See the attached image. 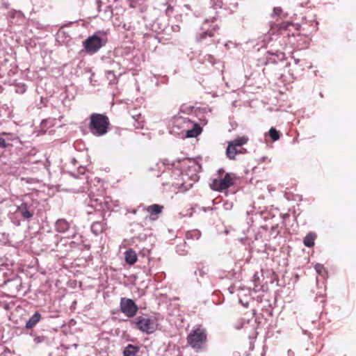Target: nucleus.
<instances>
[{
	"mask_svg": "<svg viewBox=\"0 0 356 356\" xmlns=\"http://www.w3.org/2000/svg\"><path fill=\"white\" fill-rule=\"evenodd\" d=\"M56 225L57 230L60 232H65L70 228V224L65 219L58 220Z\"/></svg>",
	"mask_w": 356,
	"mask_h": 356,
	"instance_id": "obj_18",
	"label": "nucleus"
},
{
	"mask_svg": "<svg viewBox=\"0 0 356 356\" xmlns=\"http://www.w3.org/2000/svg\"><path fill=\"white\" fill-rule=\"evenodd\" d=\"M131 324L137 330L147 334L154 332L158 327L156 318L147 316H137L131 321Z\"/></svg>",
	"mask_w": 356,
	"mask_h": 356,
	"instance_id": "obj_2",
	"label": "nucleus"
},
{
	"mask_svg": "<svg viewBox=\"0 0 356 356\" xmlns=\"http://www.w3.org/2000/svg\"><path fill=\"white\" fill-rule=\"evenodd\" d=\"M145 210L149 214V219L156 220L159 218V215L163 212V206L154 204L148 206Z\"/></svg>",
	"mask_w": 356,
	"mask_h": 356,
	"instance_id": "obj_9",
	"label": "nucleus"
},
{
	"mask_svg": "<svg viewBox=\"0 0 356 356\" xmlns=\"http://www.w3.org/2000/svg\"><path fill=\"white\" fill-rule=\"evenodd\" d=\"M41 319V315L38 312H35L26 323L27 329L33 328Z\"/></svg>",
	"mask_w": 356,
	"mask_h": 356,
	"instance_id": "obj_15",
	"label": "nucleus"
},
{
	"mask_svg": "<svg viewBox=\"0 0 356 356\" xmlns=\"http://www.w3.org/2000/svg\"><path fill=\"white\" fill-rule=\"evenodd\" d=\"M108 118L103 114L92 113L90 117L89 129L95 136H103L108 132Z\"/></svg>",
	"mask_w": 356,
	"mask_h": 356,
	"instance_id": "obj_1",
	"label": "nucleus"
},
{
	"mask_svg": "<svg viewBox=\"0 0 356 356\" xmlns=\"http://www.w3.org/2000/svg\"><path fill=\"white\" fill-rule=\"evenodd\" d=\"M291 25H292V24L288 22H282L280 24L277 25L279 26L278 31H280V33L282 34V31L286 30L287 28Z\"/></svg>",
	"mask_w": 356,
	"mask_h": 356,
	"instance_id": "obj_22",
	"label": "nucleus"
},
{
	"mask_svg": "<svg viewBox=\"0 0 356 356\" xmlns=\"http://www.w3.org/2000/svg\"><path fill=\"white\" fill-rule=\"evenodd\" d=\"M8 144L6 142L5 139L0 137V147L6 148L7 147Z\"/></svg>",
	"mask_w": 356,
	"mask_h": 356,
	"instance_id": "obj_24",
	"label": "nucleus"
},
{
	"mask_svg": "<svg viewBox=\"0 0 356 356\" xmlns=\"http://www.w3.org/2000/svg\"><path fill=\"white\" fill-rule=\"evenodd\" d=\"M249 141L247 136H242L229 141L226 149V155L231 160H235L236 156L246 153V149L243 147Z\"/></svg>",
	"mask_w": 356,
	"mask_h": 356,
	"instance_id": "obj_3",
	"label": "nucleus"
},
{
	"mask_svg": "<svg viewBox=\"0 0 356 356\" xmlns=\"http://www.w3.org/2000/svg\"><path fill=\"white\" fill-rule=\"evenodd\" d=\"M207 341V330L201 327H198L192 330L187 337V343L196 351L202 350Z\"/></svg>",
	"mask_w": 356,
	"mask_h": 356,
	"instance_id": "obj_4",
	"label": "nucleus"
},
{
	"mask_svg": "<svg viewBox=\"0 0 356 356\" xmlns=\"http://www.w3.org/2000/svg\"><path fill=\"white\" fill-rule=\"evenodd\" d=\"M202 129L200 124L195 123L193 124L192 129L186 131V137L188 138H194L197 137L202 132Z\"/></svg>",
	"mask_w": 356,
	"mask_h": 356,
	"instance_id": "obj_14",
	"label": "nucleus"
},
{
	"mask_svg": "<svg viewBox=\"0 0 356 356\" xmlns=\"http://www.w3.org/2000/svg\"><path fill=\"white\" fill-rule=\"evenodd\" d=\"M107 228V224L104 220L94 222L91 225V232L96 236L104 232Z\"/></svg>",
	"mask_w": 356,
	"mask_h": 356,
	"instance_id": "obj_10",
	"label": "nucleus"
},
{
	"mask_svg": "<svg viewBox=\"0 0 356 356\" xmlns=\"http://www.w3.org/2000/svg\"><path fill=\"white\" fill-rule=\"evenodd\" d=\"M139 351V347L129 344L123 351L124 356H135Z\"/></svg>",
	"mask_w": 356,
	"mask_h": 356,
	"instance_id": "obj_16",
	"label": "nucleus"
},
{
	"mask_svg": "<svg viewBox=\"0 0 356 356\" xmlns=\"http://www.w3.org/2000/svg\"><path fill=\"white\" fill-rule=\"evenodd\" d=\"M17 211L19 212L24 218L29 219L33 216V213L30 212L26 203H22L17 207Z\"/></svg>",
	"mask_w": 356,
	"mask_h": 356,
	"instance_id": "obj_13",
	"label": "nucleus"
},
{
	"mask_svg": "<svg viewBox=\"0 0 356 356\" xmlns=\"http://www.w3.org/2000/svg\"><path fill=\"white\" fill-rule=\"evenodd\" d=\"M120 308V311L128 318L134 317L138 310V307L135 302L127 298H121Z\"/></svg>",
	"mask_w": 356,
	"mask_h": 356,
	"instance_id": "obj_6",
	"label": "nucleus"
},
{
	"mask_svg": "<svg viewBox=\"0 0 356 356\" xmlns=\"http://www.w3.org/2000/svg\"><path fill=\"white\" fill-rule=\"evenodd\" d=\"M216 18L213 17L211 20L205 19L202 26V33H200L198 40H201L206 38V36L213 37L215 32L218 29V26L215 24Z\"/></svg>",
	"mask_w": 356,
	"mask_h": 356,
	"instance_id": "obj_8",
	"label": "nucleus"
},
{
	"mask_svg": "<svg viewBox=\"0 0 356 356\" xmlns=\"http://www.w3.org/2000/svg\"><path fill=\"white\" fill-rule=\"evenodd\" d=\"M200 235H201V234L198 230H192V231L188 232L186 233V236L187 239H189V238L199 239L200 237Z\"/></svg>",
	"mask_w": 356,
	"mask_h": 356,
	"instance_id": "obj_20",
	"label": "nucleus"
},
{
	"mask_svg": "<svg viewBox=\"0 0 356 356\" xmlns=\"http://www.w3.org/2000/svg\"><path fill=\"white\" fill-rule=\"evenodd\" d=\"M316 235L314 233H309L303 239V243L306 247L312 248L314 245Z\"/></svg>",
	"mask_w": 356,
	"mask_h": 356,
	"instance_id": "obj_17",
	"label": "nucleus"
},
{
	"mask_svg": "<svg viewBox=\"0 0 356 356\" xmlns=\"http://www.w3.org/2000/svg\"><path fill=\"white\" fill-rule=\"evenodd\" d=\"M106 43V40L99 38V36L94 35L88 37L83 42V47L87 52L95 53L97 52L103 45Z\"/></svg>",
	"mask_w": 356,
	"mask_h": 356,
	"instance_id": "obj_7",
	"label": "nucleus"
},
{
	"mask_svg": "<svg viewBox=\"0 0 356 356\" xmlns=\"http://www.w3.org/2000/svg\"><path fill=\"white\" fill-rule=\"evenodd\" d=\"M272 16H277L281 18L285 17V15L283 14V10L280 7H275L273 8Z\"/></svg>",
	"mask_w": 356,
	"mask_h": 356,
	"instance_id": "obj_21",
	"label": "nucleus"
},
{
	"mask_svg": "<svg viewBox=\"0 0 356 356\" xmlns=\"http://www.w3.org/2000/svg\"><path fill=\"white\" fill-rule=\"evenodd\" d=\"M107 64H110V67L107 70H108V75H113V80H116V76L115 73L118 72L120 69V65L119 63L115 62L113 60L108 59L106 63Z\"/></svg>",
	"mask_w": 356,
	"mask_h": 356,
	"instance_id": "obj_11",
	"label": "nucleus"
},
{
	"mask_svg": "<svg viewBox=\"0 0 356 356\" xmlns=\"http://www.w3.org/2000/svg\"><path fill=\"white\" fill-rule=\"evenodd\" d=\"M221 172H223V170H219V173H220Z\"/></svg>",
	"mask_w": 356,
	"mask_h": 356,
	"instance_id": "obj_26",
	"label": "nucleus"
},
{
	"mask_svg": "<svg viewBox=\"0 0 356 356\" xmlns=\"http://www.w3.org/2000/svg\"><path fill=\"white\" fill-rule=\"evenodd\" d=\"M106 76H107V79L109 80L111 83H115L116 80H113V75H109V76L108 75V70L106 71Z\"/></svg>",
	"mask_w": 356,
	"mask_h": 356,
	"instance_id": "obj_25",
	"label": "nucleus"
},
{
	"mask_svg": "<svg viewBox=\"0 0 356 356\" xmlns=\"http://www.w3.org/2000/svg\"><path fill=\"white\" fill-rule=\"evenodd\" d=\"M314 268L316 270V272L320 275L323 274V273L325 272V268L323 266L320 264H316Z\"/></svg>",
	"mask_w": 356,
	"mask_h": 356,
	"instance_id": "obj_23",
	"label": "nucleus"
},
{
	"mask_svg": "<svg viewBox=\"0 0 356 356\" xmlns=\"http://www.w3.org/2000/svg\"><path fill=\"white\" fill-rule=\"evenodd\" d=\"M125 261L130 265H134L138 259L137 254L133 249H129L124 252Z\"/></svg>",
	"mask_w": 356,
	"mask_h": 356,
	"instance_id": "obj_12",
	"label": "nucleus"
},
{
	"mask_svg": "<svg viewBox=\"0 0 356 356\" xmlns=\"http://www.w3.org/2000/svg\"><path fill=\"white\" fill-rule=\"evenodd\" d=\"M236 177L231 173H226L223 178L214 179L211 185V188L217 191H223L234 185Z\"/></svg>",
	"mask_w": 356,
	"mask_h": 356,
	"instance_id": "obj_5",
	"label": "nucleus"
},
{
	"mask_svg": "<svg viewBox=\"0 0 356 356\" xmlns=\"http://www.w3.org/2000/svg\"><path fill=\"white\" fill-rule=\"evenodd\" d=\"M269 136L273 141H276L280 138V133L275 128L271 127L269 130Z\"/></svg>",
	"mask_w": 356,
	"mask_h": 356,
	"instance_id": "obj_19",
	"label": "nucleus"
}]
</instances>
